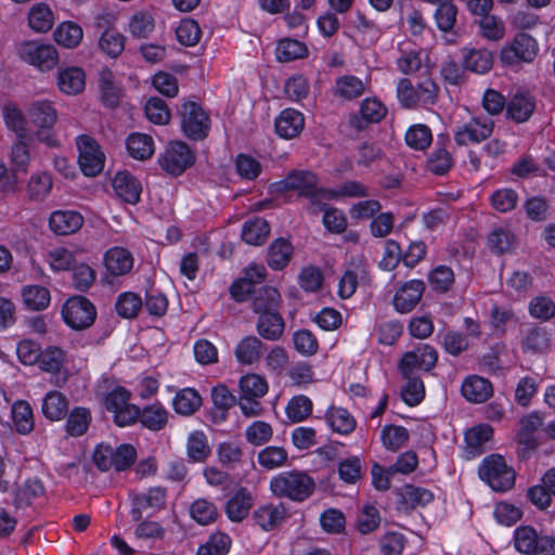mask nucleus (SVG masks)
Returning a JSON list of instances; mask_svg holds the SVG:
<instances>
[{"mask_svg":"<svg viewBox=\"0 0 555 555\" xmlns=\"http://www.w3.org/2000/svg\"><path fill=\"white\" fill-rule=\"evenodd\" d=\"M270 489L278 498L302 502L313 494L315 482L305 472L291 470L274 476L270 481Z\"/></svg>","mask_w":555,"mask_h":555,"instance_id":"obj_1","label":"nucleus"},{"mask_svg":"<svg viewBox=\"0 0 555 555\" xmlns=\"http://www.w3.org/2000/svg\"><path fill=\"white\" fill-rule=\"evenodd\" d=\"M479 477L494 491L505 492L515 485L516 473L500 454L483 459L478 469Z\"/></svg>","mask_w":555,"mask_h":555,"instance_id":"obj_2","label":"nucleus"},{"mask_svg":"<svg viewBox=\"0 0 555 555\" xmlns=\"http://www.w3.org/2000/svg\"><path fill=\"white\" fill-rule=\"evenodd\" d=\"M131 392L124 387H116L104 397L107 412L113 414V422L118 427L130 426L138 422L140 408L130 403Z\"/></svg>","mask_w":555,"mask_h":555,"instance_id":"obj_3","label":"nucleus"},{"mask_svg":"<svg viewBox=\"0 0 555 555\" xmlns=\"http://www.w3.org/2000/svg\"><path fill=\"white\" fill-rule=\"evenodd\" d=\"M16 52L18 57L41 72L53 69L59 62L55 47L40 40H26L21 42Z\"/></svg>","mask_w":555,"mask_h":555,"instance_id":"obj_4","label":"nucleus"},{"mask_svg":"<svg viewBox=\"0 0 555 555\" xmlns=\"http://www.w3.org/2000/svg\"><path fill=\"white\" fill-rule=\"evenodd\" d=\"M64 322L76 331H82L93 325L96 319L94 305L85 296H73L62 308Z\"/></svg>","mask_w":555,"mask_h":555,"instance_id":"obj_5","label":"nucleus"},{"mask_svg":"<svg viewBox=\"0 0 555 555\" xmlns=\"http://www.w3.org/2000/svg\"><path fill=\"white\" fill-rule=\"evenodd\" d=\"M538 51L535 39L526 33H519L511 44L501 50L500 60L507 66H518L520 63H531Z\"/></svg>","mask_w":555,"mask_h":555,"instance_id":"obj_6","label":"nucleus"},{"mask_svg":"<svg viewBox=\"0 0 555 555\" xmlns=\"http://www.w3.org/2000/svg\"><path fill=\"white\" fill-rule=\"evenodd\" d=\"M182 129L184 134L192 140H203L208 135L210 119L202 106L194 101L182 104Z\"/></svg>","mask_w":555,"mask_h":555,"instance_id":"obj_7","label":"nucleus"},{"mask_svg":"<svg viewBox=\"0 0 555 555\" xmlns=\"http://www.w3.org/2000/svg\"><path fill=\"white\" fill-rule=\"evenodd\" d=\"M78 164L87 177L98 176L104 168L105 156L98 142L88 134L77 138Z\"/></svg>","mask_w":555,"mask_h":555,"instance_id":"obj_8","label":"nucleus"},{"mask_svg":"<svg viewBox=\"0 0 555 555\" xmlns=\"http://www.w3.org/2000/svg\"><path fill=\"white\" fill-rule=\"evenodd\" d=\"M160 167L172 176H180L195 163V154L181 141L171 142L159 157Z\"/></svg>","mask_w":555,"mask_h":555,"instance_id":"obj_9","label":"nucleus"},{"mask_svg":"<svg viewBox=\"0 0 555 555\" xmlns=\"http://www.w3.org/2000/svg\"><path fill=\"white\" fill-rule=\"evenodd\" d=\"M520 428L517 431L516 439L518 443V456L522 460L528 459L538 448L535 431L542 426V417L538 412H532L524 416L520 422Z\"/></svg>","mask_w":555,"mask_h":555,"instance_id":"obj_10","label":"nucleus"},{"mask_svg":"<svg viewBox=\"0 0 555 555\" xmlns=\"http://www.w3.org/2000/svg\"><path fill=\"white\" fill-rule=\"evenodd\" d=\"M494 121L486 117H474L454 132L457 145L479 143L487 140L493 132Z\"/></svg>","mask_w":555,"mask_h":555,"instance_id":"obj_11","label":"nucleus"},{"mask_svg":"<svg viewBox=\"0 0 555 555\" xmlns=\"http://www.w3.org/2000/svg\"><path fill=\"white\" fill-rule=\"evenodd\" d=\"M65 353L59 347H48L41 351L39 367L52 374L51 383L56 386H63L67 380V373L64 370Z\"/></svg>","mask_w":555,"mask_h":555,"instance_id":"obj_12","label":"nucleus"},{"mask_svg":"<svg viewBox=\"0 0 555 555\" xmlns=\"http://www.w3.org/2000/svg\"><path fill=\"white\" fill-rule=\"evenodd\" d=\"M319 184L318 176L311 171L306 169H294L291 170L286 177L276 182L274 184L276 191L286 192V191H298L299 196H304L307 192L312 190V188Z\"/></svg>","mask_w":555,"mask_h":555,"instance_id":"obj_13","label":"nucleus"},{"mask_svg":"<svg viewBox=\"0 0 555 555\" xmlns=\"http://www.w3.org/2000/svg\"><path fill=\"white\" fill-rule=\"evenodd\" d=\"M57 89L66 95H78L86 87V74L81 67H59L55 77Z\"/></svg>","mask_w":555,"mask_h":555,"instance_id":"obj_14","label":"nucleus"},{"mask_svg":"<svg viewBox=\"0 0 555 555\" xmlns=\"http://www.w3.org/2000/svg\"><path fill=\"white\" fill-rule=\"evenodd\" d=\"M425 283L422 280L405 282L393 297V306L400 313L412 311L422 299Z\"/></svg>","mask_w":555,"mask_h":555,"instance_id":"obj_15","label":"nucleus"},{"mask_svg":"<svg viewBox=\"0 0 555 555\" xmlns=\"http://www.w3.org/2000/svg\"><path fill=\"white\" fill-rule=\"evenodd\" d=\"M113 189L118 197L129 204L140 201L142 185L140 181L128 171H119L113 179Z\"/></svg>","mask_w":555,"mask_h":555,"instance_id":"obj_16","label":"nucleus"},{"mask_svg":"<svg viewBox=\"0 0 555 555\" xmlns=\"http://www.w3.org/2000/svg\"><path fill=\"white\" fill-rule=\"evenodd\" d=\"M35 143V137L31 134H21L16 137L11 149L12 172L18 177L20 173L25 175L30 162L29 150Z\"/></svg>","mask_w":555,"mask_h":555,"instance_id":"obj_17","label":"nucleus"},{"mask_svg":"<svg viewBox=\"0 0 555 555\" xmlns=\"http://www.w3.org/2000/svg\"><path fill=\"white\" fill-rule=\"evenodd\" d=\"M165 490L160 487L151 488L145 494H137L132 500L130 511L134 521H139L143 517V512L147 508L160 509L165 506Z\"/></svg>","mask_w":555,"mask_h":555,"instance_id":"obj_18","label":"nucleus"},{"mask_svg":"<svg viewBox=\"0 0 555 555\" xmlns=\"http://www.w3.org/2000/svg\"><path fill=\"white\" fill-rule=\"evenodd\" d=\"M83 224L82 216L75 210H56L49 219L50 229L57 235H69Z\"/></svg>","mask_w":555,"mask_h":555,"instance_id":"obj_19","label":"nucleus"},{"mask_svg":"<svg viewBox=\"0 0 555 555\" xmlns=\"http://www.w3.org/2000/svg\"><path fill=\"white\" fill-rule=\"evenodd\" d=\"M304 126V115L294 108L283 109L275 119V131L284 139L297 137L302 131Z\"/></svg>","mask_w":555,"mask_h":555,"instance_id":"obj_20","label":"nucleus"},{"mask_svg":"<svg viewBox=\"0 0 555 555\" xmlns=\"http://www.w3.org/2000/svg\"><path fill=\"white\" fill-rule=\"evenodd\" d=\"M493 429L488 424H479L465 433L466 459L476 457L485 452V444L492 438Z\"/></svg>","mask_w":555,"mask_h":555,"instance_id":"obj_21","label":"nucleus"},{"mask_svg":"<svg viewBox=\"0 0 555 555\" xmlns=\"http://www.w3.org/2000/svg\"><path fill=\"white\" fill-rule=\"evenodd\" d=\"M535 108L534 98L526 92L515 93L506 105L508 118L520 124L527 121Z\"/></svg>","mask_w":555,"mask_h":555,"instance_id":"obj_22","label":"nucleus"},{"mask_svg":"<svg viewBox=\"0 0 555 555\" xmlns=\"http://www.w3.org/2000/svg\"><path fill=\"white\" fill-rule=\"evenodd\" d=\"M258 334L270 341L279 340L285 328V322L279 310L258 314L256 324Z\"/></svg>","mask_w":555,"mask_h":555,"instance_id":"obj_23","label":"nucleus"},{"mask_svg":"<svg viewBox=\"0 0 555 555\" xmlns=\"http://www.w3.org/2000/svg\"><path fill=\"white\" fill-rule=\"evenodd\" d=\"M399 500L400 508L404 511L413 509L416 506H424L430 503L434 499L433 493L424 488H418L413 485H405L404 487L396 490Z\"/></svg>","mask_w":555,"mask_h":555,"instance_id":"obj_24","label":"nucleus"},{"mask_svg":"<svg viewBox=\"0 0 555 555\" xmlns=\"http://www.w3.org/2000/svg\"><path fill=\"white\" fill-rule=\"evenodd\" d=\"M361 118L352 116L350 125L357 130H362L369 122H378L386 115V107L376 99H366L360 107Z\"/></svg>","mask_w":555,"mask_h":555,"instance_id":"obj_25","label":"nucleus"},{"mask_svg":"<svg viewBox=\"0 0 555 555\" xmlns=\"http://www.w3.org/2000/svg\"><path fill=\"white\" fill-rule=\"evenodd\" d=\"M266 351L264 344L256 336L244 337L235 347V357L241 364L257 363Z\"/></svg>","mask_w":555,"mask_h":555,"instance_id":"obj_26","label":"nucleus"},{"mask_svg":"<svg viewBox=\"0 0 555 555\" xmlns=\"http://www.w3.org/2000/svg\"><path fill=\"white\" fill-rule=\"evenodd\" d=\"M282 302L279 291L272 286H262L254 292L251 297V309L255 313L261 314L280 309Z\"/></svg>","mask_w":555,"mask_h":555,"instance_id":"obj_27","label":"nucleus"},{"mask_svg":"<svg viewBox=\"0 0 555 555\" xmlns=\"http://www.w3.org/2000/svg\"><path fill=\"white\" fill-rule=\"evenodd\" d=\"M462 395L470 402L481 403L493 393L492 384L483 377H467L462 385Z\"/></svg>","mask_w":555,"mask_h":555,"instance_id":"obj_28","label":"nucleus"},{"mask_svg":"<svg viewBox=\"0 0 555 555\" xmlns=\"http://www.w3.org/2000/svg\"><path fill=\"white\" fill-rule=\"evenodd\" d=\"M287 509L284 504L263 505L257 508L253 517L256 524L263 530L270 531L276 528L286 517Z\"/></svg>","mask_w":555,"mask_h":555,"instance_id":"obj_29","label":"nucleus"},{"mask_svg":"<svg viewBox=\"0 0 555 555\" xmlns=\"http://www.w3.org/2000/svg\"><path fill=\"white\" fill-rule=\"evenodd\" d=\"M463 67L476 74L488 73L493 65V56L487 49H463Z\"/></svg>","mask_w":555,"mask_h":555,"instance_id":"obj_30","label":"nucleus"},{"mask_svg":"<svg viewBox=\"0 0 555 555\" xmlns=\"http://www.w3.org/2000/svg\"><path fill=\"white\" fill-rule=\"evenodd\" d=\"M106 270L115 276L127 274L133 266L130 251L121 247H115L106 251L104 257Z\"/></svg>","mask_w":555,"mask_h":555,"instance_id":"obj_31","label":"nucleus"},{"mask_svg":"<svg viewBox=\"0 0 555 555\" xmlns=\"http://www.w3.org/2000/svg\"><path fill=\"white\" fill-rule=\"evenodd\" d=\"M293 246L292 243L283 237L273 241L267 254L268 266L273 270L284 269L292 259Z\"/></svg>","mask_w":555,"mask_h":555,"instance_id":"obj_32","label":"nucleus"},{"mask_svg":"<svg viewBox=\"0 0 555 555\" xmlns=\"http://www.w3.org/2000/svg\"><path fill=\"white\" fill-rule=\"evenodd\" d=\"M67 397L56 390L49 391L42 400V413L50 421H60L68 411Z\"/></svg>","mask_w":555,"mask_h":555,"instance_id":"obj_33","label":"nucleus"},{"mask_svg":"<svg viewBox=\"0 0 555 555\" xmlns=\"http://www.w3.org/2000/svg\"><path fill=\"white\" fill-rule=\"evenodd\" d=\"M28 116L33 125L37 128H53L57 119L56 111L49 101H36L31 103L28 109Z\"/></svg>","mask_w":555,"mask_h":555,"instance_id":"obj_34","label":"nucleus"},{"mask_svg":"<svg viewBox=\"0 0 555 555\" xmlns=\"http://www.w3.org/2000/svg\"><path fill=\"white\" fill-rule=\"evenodd\" d=\"M270 234L269 222L260 217L247 220L242 229V238L249 245H262Z\"/></svg>","mask_w":555,"mask_h":555,"instance_id":"obj_35","label":"nucleus"},{"mask_svg":"<svg viewBox=\"0 0 555 555\" xmlns=\"http://www.w3.org/2000/svg\"><path fill=\"white\" fill-rule=\"evenodd\" d=\"M253 506L250 493L242 488L227 503L225 512L232 521L243 520Z\"/></svg>","mask_w":555,"mask_h":555,"instance_id":"obj_36","label":"nucleus"},{"mask_svg":"<svg viewBox=\"0 0 555 555\" xmlns=\"http://www.w3.org/2000/svg\"><path fill=\"white\" fill-rule=\"evenodd\" d=\"M138 421H140L145 428L158 431L167 425L168 412L160 403H153L140 410Z\"/></svg>","mask_w":555,"mask_h":555,"instance_id":"obj_37","label":"nucleus"},{"mask_svg":"<svg viewBox=\"0 0 555 555\" xmlns=\"http://www.w3.org/2000/svg\"><path fill=\"white\" fill-rule=\"evenodd\" d=\"M551 347V338L545 328L540 326L531 327L521 340L524 352L543 353Z\"/></svg>","mask_w":555,"mask_h":555,"instance_id":"obj_38","label":"nucleus"},{"mask_svg":"<svg viewBox=\"0 0 555 555\" xmlns=\"http://www.w3.org/2000/svg\"><path fill=\"white\" fill-rule=\"evenodd\" d=\"M91 412L83 406L74 408L67 417L65 429L72 437H80L87 430L91 422Z\"/></svg>","mask_w":555,"mask_h":555,"instance_id":"obj_39","label":"nucleus"},{"mask_svg":"<svg viewBox=\"0 0 555 555\" xmlns=\"http://www.w3.org/2000/svg\"><path fill=\"white\" fill-rule=\"evenodd\" d=\"M172 404L178 414L189 416L199 409L202 398L196 390L184 388L176 395Z\"/></svg>","mask_w":555,"mask_h":555,"instance_id":"obj_40","label":"nucleus"},{"mask_svg":"<svg viewBox=\"0 0 555 555\" xmlns=\"http://www.w3.org/2000/svg\"><path fill=\"white\" fill-rule=\"evenodd\" d=\"M302 197L308 199L307 210L312 215H317L330 208L327 202L336 199V190L319 188L317 185L304 194Z\"/></svg>","mask_w":555,"mask_h":555,"instance_id":"obj_41","label":"nucleus"},{"mask_svg":"<svg viewBox=\"0 0 555 555\" xmlns=\"http://www.w3.org/2000/svg\"><path fill=\"white\" fill-rule=\"evenodd\" d=\"M24 305L33 311L46 309L50 304V292L39 285H27L22 292Z\"/></svg>","mask_w":555,"mask_h":555,"instance_id":"obj_42","label":"nucleus"},{"mask_svg":"<svg viewBox=\"0 0 555 555\" xmlns=\"http://www.w3.org/2000/svg\"><path fill=\"white\" fill-rule=\"evenodd\" d=\"M127 150L135 159H147L154 153L153 139L143 133H132L127 139Z\"/></svg>","mask_w":555,"mask_h":555,"instance_id":"obj_43","label":"nucleus"},{"mask_svg":"<svg viewBox=\"0 0 555 555\" xmlns=\"http://www.w3.org/2000/svg\"><path fill=\"white\" fill-rule=\"evenodd\" d=\"M326 421L334 431L348 435L356 428V421L345 409L331 408L326 413Z\"/></svg>","mask_w":555,"mask_h":555,"instance_id":"obj_44","label":"nucleus"},{"mask_svg":"<svg viewBox=\"0 0 555 555\" xmlns=\"http://www.w3.org/2000/svg\"><path fill=\"white\" fill-rule=\"evenodd\" d=\"M275 53L280 62L287 63L307 56L308 49L296 39L285 38L279 41Z\"/></svg>","mask_w":555,"mask_h":555,"instance_id":"obj_45","label":"nucleus"},{"mask_svg":"<svg viewBox=\"0 0 555 555\" xmlns=\"http://www.w3.org/2000/svg\"><path fill=\"white\" fill-rule=\"evenodd\" d=\"M12 417L17 433L26 435L34 429L33 410L27 401L20 400L12 405Z\"/></svg>","mask_w":555,"mask_h":555,"instance_id":"obj_46","label":"nucleus"},{"mask_svg":"<svg viewBox=\"0 0 555 555\" xmlns=\"http://www.w3.org/2000/svg\"><path fill=\"white\" fill-rule=\"evenodd\" d=\"M54 40L65 48L77 47L82 39V29L79 25L67 22L57 26L54 30Z\"/></svg>","mask_w":555,"mask_h":555,"instance_id":"obj_47","label":"nucleus"},{"mask_svg":"<svg viewBox=\"0 0 555 555\" xmlns=\"http://www.w3.org/2000/svg\"><path fill=\"white\" fill-rule=\"evenodd\" d=\"M406 144L416 151H425L433 142V133L428 126L417 124L405 132Z\"/></svg>","mask_w":555,"mask_h":555,"instance_id":"obj_48","label":"nucleus"},{"mask_svg":"<svg viewBox=\"0 0 555 555\" xmlns=\"http://www.w3.org/2000/svg\"><path fill=\"white\" fill-rule=\"evenodd\" d=\"M192 518L199 525H209L214 522L218 516L216 505L205 499L195 500L190 507Z\"/></svg>","mask_w":555,"mask_h":555,"instance_id":"obj_49","label":"nucleus"},{"mask_svg":"<svg viewBox=\"0 0 555 555\" xmlns=\"http://www.w3.org/2000/svg\"><path fill=\"white\" fill-rule=\"evenodd\" d=\"M364 90V83L356 76H343L336 80L335 94L346 100L361 96Z\"/></svg>","mask_w":555,"mask_h":555,"instance_id":"obj_50","label":"nucleus"},{"mask_svg":"<svg viewBox=\"0 0 555 555\" xmlns=\"http://www.w3.org/2000/svg\"><path fill=\"white\" fill-rule=\"evenodd\" d=\"M29 26L37 33H46L52 28L53 15L46 4H37L28 14Z\"/></svg>","mask_w":555,"mask_h":555,"instance_id":"obj_51","label":"nucleus"},{"mask_svg":"<svg viewBox=\"0 0 555 555\" xmlns=\"http://www.w3.org/2000/svg\"><path fill=\"white\" fill-rule=\"evenodd\" d=\"M409 431L404 427L388 425L382 431L383 444L390 451H398L409 440Z\"/></svg>","mask_w":555,"mask_h":555,"instance_id":"obj_52","label":"nucleus"},{"mask_svg":"<svg viewBox=\"0 0 555 555\" xmlns=\"http://www.w3.org/2000/svg\"><path fill=\"white\" fill-rule=\"evenodd\" d=\"M103 52L111 57H117L125 49V37L114 28L106 29L99 41Z\"/></svg>","mask_w":555,"mask_h":555,"instance_id":"obj_53","label":"nucleus"},{"mask_svg":"<svg viewBox=\"0 0 555 555\" xmlns=\"http://www.w3.org/2000/svg\"><path fill=\"white\" fill-rule=\"evenodd\" d=\"M144 111L147 119L156 125H167L170 120V111L160 98L153 96L149 99Z\"/></svg>","mask_w":555,"mask_h":555,"instance_id":"obj_54","label":"nucleus"},{"mask_svg":"<svg viewBox=\"0 0 555 555\" xmlns=\"http://www.w3.org/2000/svg\"><path fill=\"white\" fill-rule=\"evenodd\" d=\"M3 118L7 127L14 131L15 135L31 134L26 127V120L23 112L13 104L3 107Z\"/></svg>","mask_w":555,"mask_h":555,"instance_id":"obj_55","label":"nucleus"},{"mask_svg":"<svg viewBox=\"0 0 555 555\" xmlns=\"http://www.w3.org/2000/svg\"><path fill=\"white\" fill-rule=\"evenodd\" d=\"M451 154L446 149H437L427 158L426 168L437 176L446 175L452 167Z\"/></svg>","mask_w":555,"mask_h":555,"instance_id":"obj_56","label":"nucleus"},{"mask_svg":"<svg viewBox=\"0 0 555 555\" xmlns=\"http://www.w3.org/2000/svg\"><path fill=\"white\" fill-rule=\"evenodd\" d=\"M242 397H263L268 391V384L257 374H247L240 380Z\"/></svg>","mask_w":555,"mask_h":555,"instance_id":"obj_57","label":"nucleus"},{"mask_svg":"<svg viewBox=\"0 0 555 555\" xmlns=\"http://www.w3.org/2000/svg\"><path fill=\"white\" fill-rule=\"evenodd\" d=\"M186 449L188 456L193 462L204 461L210 452L206 436L202 431H194L189 436Z\"/></svg>","mask_w":555,"mask_h":555,"instance_id":"obj_58","label":"nucleus"},{"mask_svg":"<svg viewBox=\"0 0 555 555\" xmlns=\"http://www.w3.org/2000/svg\"><path fill=\"white\" fill-rule=\"evenodd\" d=\"M211 399L216 411L220 412V420H224L227 411L236 403L235 396L224 385H218L212 388Z\"/></svg>","mask_w":555,"mask_h":555,"instance_id":"obj_59","label":"nucleus"},{"mask_svg":"<svg viewBox=\"0 0 555 555\" xmlns=\"http://www.w3.org/2000/svg\"><path fill=\"white\" fill-rule=\"evenodd\" d=\"M42 492L43 487L39 480H27L16 489L15 505L17 507L27 506L34 499L41 495Z\"/></svg>","mask_w":555,"mask_h":555,"instance_id":"obj_60","label":"nucleus"},{"mask_svg":"<svg viewBox=\"0 0 555 555\" xmlns=\"http://www.w3.org/2000/svg\"><path fill=\"white\" fill-rule=\"evenodd\" d=\"M312 412V401L304 396L293 397L286 408V413L293 422H301L306 420Z\"/></svg>","mask_w":555,"mask_h":555,"instance_id":"obj_61","label":"nucleus"},{"mask_svg":"<svg viewBox=\"0 0 555 555\" xmlns=\"http://www.w3.org/2000/svg\"><path fill=\"white\" fill-rule=\"evenodd\" d=\"M231 539L225 533H215L208 542L197 550L196 555H227L230 551Z\"/></svg>","mask_w":555,"mask_h":555,"instance_id":"obj_62","label":"nucleus"},{"mask_svg":"<svg viewBox=\"0 0 555 555\" xmlns=\"http://www.w3.org/2000/svg\"><path fill=\"white\" fill-rule=\"evenodd\" d=\"M176 35L181 44L192 47L199 41L202 30L194 20H183L178 26Z\"/></svg>","mask_w":555,"mask_h":555,"instance_id":"obj_63","label":"nucleus"},{"mask_svg":"<svg viewBox=\"0 0 555 555\" xmlns=\"http://www.w3.org/2000/svg\"><path fill=\"white\" fill-rule=\"evenodd\" d=\"M404 378L406 379V384L401 390V398L408 405L415 406L424 399V384L422 379L416 376Z\"/></svg>","mask_w":555,"mask_h":555,"instance_id":"obj_64","label":"nucleus"}]
</instances>
